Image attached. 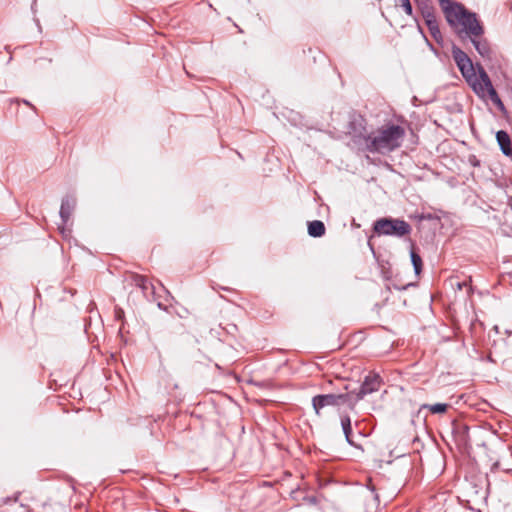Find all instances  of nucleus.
Masks as SVG:
<instances>
[{"label":"nucleus","instance_id":"nucleus-1","mask_svg":"<svg viewBox=\"0 0 512 512\" xmlns=\"http://www.w3.org/2000/svg\"><path fill=\"white\" fill-rule=\"evenodd\" d=\"M452 57L457 64L462 76L470 85L477 96L482 99L489 97L500 109H504V104L494 89L492 82L481 65H477V71L468 57V55L457 46L452 47Z\"/></svg>","mask_w":512,"mask_h":512},{"label":"nucleus","instance_id":"nucleus-2","mask_svg":"<svg viewBox=\"0 0 512 512\" xmlns=\"http://www.w3.org/2000/svg\"><path fill=\"white\" fill-rule=\"evenodd\" d=\"M404 137L402 126L388 124L378 129L375 135L365 137V149L370 153H390L401 146Z\"/></svg>","mask_w":512,"mask_h":512},{"label":"nucleus","instance_id":"nucleus-3","mask_svg":"<svg viewBox=\"0 0 512 512\" xmlns=\"http://www.w3.org/2000/svg\"><path fill=\"white\" fill-rule=\"evenodd\" d=\"M456 18L457 20L448 22V24L452 27L461 26L462 29L458 32L459 35H461V33H465V35L470 39L483 35L484 28L477 19L476 14L469 12L464 5L460 7V11H456Z\"/></svg>","mask_w":512,"mask_h":512},{"label":"nucleus","instance_id":"nucleus-4","mask_svg":"<svg viewBox=\"0 0 512 512\" xmlns=\"http://www.w3.org/2000/svg\"><path fill=\"white\" fill-rule=\"evenodd\" d=\"M354 391L343 394H320L312 398V406L317 415L320 410L328 406H340L346 404L351 410L356 406V400H353Z\"/></svg>","mask_w":512,"mask_h":512},{"label":"nucleus","instance_id":"nucleus-5","mask_svg":"<svg viewBox=\"0 0 512 512\" xmlns=\"http://www.w3.org/2000/svg\"><path fill=\"white\" fill-rule=\"evenodd\" d=\"M373 230L378 235L403 237L410 234L411 226L401 219L380 218L374 222Z\"/></svg>","mask_w":512,"mask_h":512},{"label":"nucleus","instance_id":"nucleus-6","mask_svg":"<svg viewBox=\"0 0 512 512\" xmlns=\"http://www.w3.org/2000/svg\"><path fill=\"white\" fill-rule=\"evenodd\" d=\"M381 384V377L376 373H370L365 377L359 391L357 393L354 392L353 400H356L357 404L358 401L362 400L366 395L378 391L381 387Z\"/></svg>","mask_w":512,"mask_h":512},{"label":"nucleus","instance_id":"nucleus-7","mask_svg":"<svg viewBox=\"0 0 512 512\" xmlns=\"http://www.w3.org/2000/svg\"><path fill=\"white\" fill-rule=\"evenodd\" d=\"M348 129L349 134L352 135L353 138L363 140L365 143V137H368V135L366 131V121L362 116H353L349 122Z\"/></svg>","mask_w":512,"mask_h":512},{"label":"nucleus","instance_id":"nucleus-8","mask_svg":"<svg viewBox=\"0 0 512 512\" xmlns=\"http://www.w3.org/2000/svg\"><path fill=\"white\" fill-rule=\"evenodd\" d=\"M75 206H76V200L72 197H66L62 200L60 212H59L61 220H62V225L59 226V229L62 234H64V231H65L64 226L69 221Z\"/></svg>","mask_w":512,"mask_h":512},{"label":"nucleus","instance_id":"nucleus-9","mask_svg":"<svg viewBox=\"0 0 512 512\" xmlns=\"http://www.w3.org/2000/svg\"><path fill=\"white\" fill-rule=\"evenodd\" d=\"M438 3L447 22L457 20L456 11H460L461 3L454 0H438Z\"/></svg>","mask_w":512,"mask_h":512},{"label":"nucleus","instance_id":"nucleus-10","mask_svg":"<svg viewBox=\"0 0 512 512\" xmlns=\"http://www.w3.org/2000/svg\"><path fill=\"white\" fill-rule=\"evenodd\" d=\"M472 44L474 45L476 51L479 55L484 59L492 58V50L490 45L486 39H483L482 36H476L475 38L470 39Z\"/></svg>","mask_w":512,"mask_h":512},{"label":"nucleus","instance_id":"nucleus-11","mask_svg":"<svg viewBox=\"0 0 512 512\" xmlns=\"http://www.w3.org/2000/svg\"><path fill=\"white\" fill-rule=\"evenodd\" d=\"M496 140L502 153L512 159V144L509 134L504 130H499L496 133Z\"/></svg>","mask_w":512,"mask_h":512},{"label":"nucleus","instance_id":"nucleus-12","mask_svg":"<svg viewBox=\"0 0 512 512\" xmlns=\"http://www.w3.org/2000/svg\"><path fill=\"white\" fill-rule=\"evenodd\" d=\"M325 231V225L320 220H314L308 223V234L311 237H322L325 234Z\"/></svg>","mask_w":512,"mask_h":512},{"label":"nucleus","instance_id":"nucleus-13","mask_svg":"<svg viewBox=\"0 0 512 512\" xmlns=\"http://www.w3.org/2000/svg\"><path fill=\"white\" fill-rule=\"evenodd\" d=\"M341 426L343 433L345 435L346 441L351 446H356L354 441L352 440L351 434H352V427H351V419L348 415H344L341 417Z\"/></svg>","mask_w":512,"mask_h":512},{"label":"nucleus","instance_id":"nucleus-14","mask_svg":"<svg viewBox=\"0 0 512 512\" xmlns=\"http://www.w3.org/2000/svg\"><path fill=\"white\" fill-rule=\"evenodd\" d=\"M449 408V405L446 403H436V404H423L420 410L427 409L432 414H443Z\"/></svg>","mask_w":512,"mask_h":512},{"label":"nucleus","instance_id":"nucleus-15","mask_svg":"<svg viewBox=\"0 0 512 512\" xmlns=\"http://www.w3.org/2000/svg\"><path fill=\"white\" fill-rule=\"evenodd\" d=\"M431 36L437 43H442L443 37L439 29L438 21H434L426 24Z\"/></svg>","mask_w":512,"mask_h":512},{"label":"nucleus","instance_id":"nucleus-16","mask_svg":"<svg viewBox=\"0 0 512 512\" xmlns=\"http://www.w3.org/2000/svg\"><path fill=\"white\" fill-rule=\"evenodd\" d=\"M411 262L414 268V272L416 275H420L423 267L422 259L419 254H417L415 251H411L410 253Z\"/></svg>","mask_w":512,"mask_h":512},{"label":"nucleus","instance_id":"nucleus-17","mask_svg":"<svg viewBox=\"0 0 512 512\" xmlns=\"http://www.w3.org/2000/svg\"><path fill=\"white\" fill-rule=\"evenodd\" d=\"M133 283L142 289L143 292H146L148 289V280L146 277L142 275L135 274L132 277Z\"/></svg>","mask_w":512,"mask_h":512},{"label":"nucleus","instance_id":"nucleus-18","mask_svg":"<svg viewBox=\"0 0 512 512\" xmlns=\"http://www.w3.org/2000/svg\"><path fill=\"white\" fill-rule=\"evenodd\" d=\"M396 6L402 7L408 16L413 15V8L410 0H396Z\"/></svg>","mask_w":512,"mask_h":512},{"label":"nucleus","instance_id":"nucleus-19","mask_svg":"<svg viewBox=\"0 0 512 512\" xmlns=\"http://www.w3.org/2000/svg\"><path fill=\"white\" fill-rule=\"evenodd\" d=\"M421 15L425 20L426 24L437 21L434 7L430 8L429 10L421 12Z\"/></svg>","mask_w":512,"mask_h":512},{"label":"nucleus","instance_id":"nucleus-20","mask_svg":"<svg viewBox=\"0 0 512 512\" xmlns=\"http://www.w3.org/2000/svg\"><path fill=\"white\" fill-rule=\"evenodd\" d=\"M420 13L433 7L431 0H414Z\"/></svg>","mask_w":512,"mask_h":512},{"label":"nucleus","instance_id":"nucleus-21","mask_svg":"<svg viewBox=\"0 0 512 512\" xmlns=\"http://www.w3.org/2000/svg\"><path fill=\"white\" fill-rule=\"evenodd\" d=\"M20 494H21L20 492H16L11 497H3V498H1L0 499V506L8 505V504H10L12 502H18Z\"/></svg>","mask_w":512,"mask_h":512},{"label":"nucleus","instance_id":"nucleus-22","mask_svg":"<svg viewBox=\"0 0 512 512\" xmlns=\"http://www.w3.org/2000/svg\"><path fill=\"white\" fill-rule=\"evenodd\" d=\"M468 162L474 167H479L481 165L480 160L477 158L476 155H469Z\"/></svg>","mask_w":512,"mask_h":512},{"label":"nucleus","instance_id":"nucleus-23","mask_svg":"<svg viewBox=\"0 0 512 512\" xmlns=\"http://www.w3.org/2000/svg\"><path fill=\"white\" fill-rule=\"evenodd\" d=\"M13 102L20 103V99H14ZM21 102H23L25 105L29 106L33 111L36 112L35 106L31 104L29 101L23 99L21 100Z\"/></svg>","mask_w":512,"mask_h":512},{"label":"nucleus","instance_id":"nucleus-24","mask_svg":"<svg viewBox=\"0 0 512 512\" xmlns=\"http://www.w3.org/2000/svg\"><path fill=\"white\" fill-rule=\"evenodd\" d=\"M115 317L118 320H121L124 317V311L121 308H116L115 309Z\"/></svg>","mask_w":512,"mask_h":512},{"label":"nucleus","instance_id":"nucleus-25","mask_svg":"<svg viewBox=\"0 0 512 512\" xmlns=\"http://www.w3.org/2000/svg\"><path fill=\"white\" fill-rule=\"evenodd\" d=\"M410 286H413V284H412V283H408V284L403 285V286H398V285H396V284H393V287H394L395 289H397V290H405V289H407V288H408V287H410Z\"/></svg>","mask_w":512,"mask_h":512},{"label":"nucleus","instance_id":"nucleus-26","mask_svg":"<svg viewBox=\"0 0 512 512\" xmlns=\"http://www.w3.org/2000/svg\"><path fill=\"white\" fill-rule=\"evenodd\" d=\"M434 217L432 214L428 213V214H422L419 219L420 220H432Z\"/></svg>","mask_w":512,"mask_h":512},{"label":"nucleus","instance_id":"nucleus-27","mask_svg":"<svg viewBox=\"0 0 512 512\" xmlns=\"http://www.w3.org/2000/svg\"><path fill=\"white\" fill-rule=\"evenodd\" d=\"M369 489L372 495H374V498L378 500V494L375 493V487L371 485V480L369 481Z\"/></svg>","mask_w":512,"mask_h":512},{"label":"nucleus","instance_id":"nucleus-28","mask_svg":"<svg viewBox=\"0 0 512 512\" xmlns=\"http://www.w3.org/2000/svg\"><path fill=\"white\" fill-rule=\"evenodd\" d=\"M466 286H468L467 281L458 282V283L456 284V287H457V289H458V290H462V289H463L464 287H466Z\"/></svg>","mask_w":512,"mask_h":512},{"label":"nucleus","instance_id":"nucleus-29","mask_svg":"<svg viewBox=\"0 0 512 512\" xmlns=\"http://www.w3.org/2000/svg\"><path fill=\"white\" fill-rule=\"evenodd\" d=\"M307 501L310 503V504H317L318 503V500L315 496H311V497H308L307 498Z\"/></svg>","mask_w":512,"mask_h":512}]
</instances>
